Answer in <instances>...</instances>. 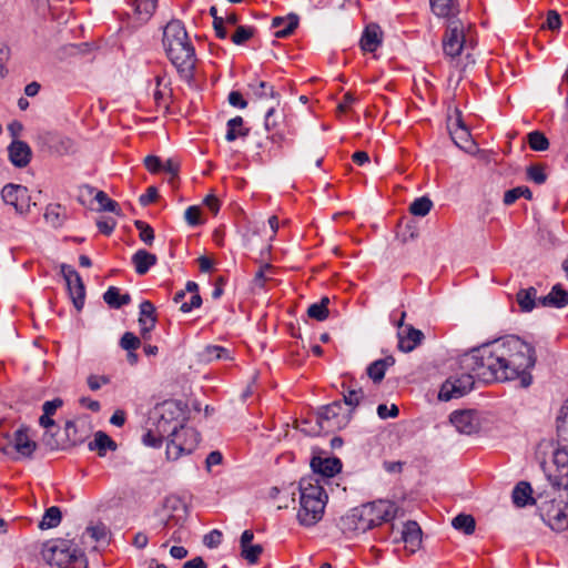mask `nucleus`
Masks as SVG:
<instances>
[{
  "label": "nucleus",
  "mask_w": 568,
  "mask_h": 568,
  "mask_svg": "<svg viewBox=\"0 0 568 568\" xmlns=\"http://www.w3.org/2000/svg\"><path fill=\"white\" fill-rule=\"evenodd\" d=\"M459 363L468 373L447 378L438 394L440 400L447 402L469 393L475 377L485 383L519 379L520 386L527 388L532 383L530 369L536 364V354L530 344L508 335L473 348L460 356Z\"/></svg>",
  "instance_id": "f257e3e1"
},
{
  "label": "nucleus",
  "mask_w": 568,
  "mask_h": 568,
  "mask_svg": "<svg viewBox=\"0 0 568 568\" xmlns=\"http://www.w3.org/2000/svg\"><path fill=\"white\" fill-rule=\"evenodd\" d=\"M162 41L166 55L180 78L191 83L194 78L196 55L183 23L179 20L170 21L164 27Z\"/></svg>",
  "instance_id": "f03ea898"
},
{
  "label": "nucleus",
  "mask_w": 568,
  "mask_h": 568,
  "mask_svg": "<svg viewBox=\"0 0 568 568\" xmlns=\"http://www.w3.org/2000/svg\"><path fill=\"white\" fill-rule=\"evenodd\" d=\"M298 490L300 507L296 519L301 526H315L323 518L328 496L321 480L314 476L302 477Z\"/></svg>",
  "instance_id": "7ed1b4c3"
},
{
  "label": "nucleus",
  "mask_w": 568,
  "mask_h": 568,
  "mask_svg": "<svg viewBox=\"0 0 568 568\" xmlns=\"http://www.w3.org/2000/svg\"><path fill=\"white\" fill-rule=\"evenodd\" d=\"M352 419V409H346L341 400L322 407L317 414V425L324 433L343 429Z\"/></svg>",
  "instance_id": "20e7f679"
},
{
  "label": "nucleus",
  "mask_w": 568,
  "mask_h": 568,
  "mask_svg": "<svg viewBox=\"0 0 568 568\" xmlns=\"http://www.w3.org/2000/svg\"><path fill=\"white\" fill-rule=\"evenodd\" d=\"M200 442V434L192 427L181 426L166 445L168 459L176 460L182 455L191 454Z\"/></svg>",
  "instance_id": "39448f33"
},
{
  "label": "nucleus",
  "mask_w": 568,
  "mask_h": 568,
  "mask_svg": "<svg viewBox=\"0 0 568 568\" xmlns=\"http://www.w3.org/2000/svg\"><path fill=\"white\" fill-rule=\"evenodd\" d=\"M467 40L465 28L459 19L448 21L446 32L443 37L444 54L450 59H456L464 50H467Z\"/></svg>",
  "instance_id": "423d86ee"
},
{
  "label": "nucleus",
  "mask_w": 568,
  "mask_h": 568,
  "mask_svg": "<svg viewBox=\"0 0 568 568\" xmlns=\"http://www.w3.org/2000/svg\"><path fill=\"white\" fill-rule=\"evenodd\" d=\"M77 550L70 540L57 539L44 545L42 557L50 566L64 568L70 565Z\"/></svg>",
  "instance_id": "0eeeda50"
},
{
  "label": "nucleus",
  "mask_w": 568,
  "mask_h": 568,
  "mask_svg": "<svg viewBox=\"0 0 568 568\" xmlns=\"http://www.w3.org/2000/svg\"><path fill=\"white\" fill-rule=\"evenodd\" d=\"M542 520L555 531H562L568 526V491L560 495V500H551L545 508H541Z\"/></svg>",
  "instance_id": "6e6552de"
},
{
  "label": "nucleus",
  "mask_w": 568,
  "mask_h": 568,
  "mask_svg": "<svg viewBox=\"0 0 568 568\" xmlns=\"http://www.w3.org/2000/svg\"><path fill=\"white\" fill-rule=\"evenodd\" d=\"M562 447L554 452V466L555 471H547L545 469L547 479L554 488L568 489V444L562 443Z\"/></svg>",
  "instance_id": "1a4fd4ad"
},
{
  "label": "nucleus",
  "mask_w": 568,
  "mask_h": 568,
  "mask_svg": "<svg viewBox=\"0 0 568 568\" xmlns=\"http://www.w3.org/2000/svg\"><path fill=\"white\" fill-rule=\"evenodd\" d=\"M373 528L396 518L399 508L390 500L379 499L363 505Z\"/></svg>",
  "instance_id": "9d476101"
},
{
  "label": "nucleus",
  "mask_w": 568,
  "mask_h": 568,
  "mask_svg": "<svg viewBox=\"0 0 568 568\" xmlns=\"http://www.w3.org/2000/svg\"><path fill=\"white\" fill-rule=\"evenodd\" d=\"M37 145L52 154L63 155L72 151L73 142L71 139L62 136L51 131H38L34 136Z\"/></svg>",
  "instance_id": "9b49d317"
},
{
  "label": "nucleus",
  "mask_w": 568,
  "mask_h": 568,
  "mask_svg": "<svg viewBox=\"0 0 568 568\" xmlns=\"http://www.w3.org/2000/svg\"><path fill=\"white\" fill-rule=\"evenodd\" d=\"M61 274L67 283L74 307L81 311L85 300V287L80 274L70 265H61Z\"/></svg>",
  "instance_id": "f8f14e48"
},
{
  "label": "nucleus",
  "mask_w": 568,
  "mask_h": 568,
  "mask_svg": "<svg viewBox=\"0 0 568 568\" xmlns=\"http://www.w3.org/2000/svg\"><path fill=\"white\" fill-rule=\"evenodd\" d=\"M37 448V443L28 435L27 427L18 428L12 439L6 444H0V452L4 455H11L13 452L18 453L22 457H31Z\"/></svg>",
  "instance_id": "ddd939ff"
},
{
  "label": "nucleus",
  "mask_w": 568,
  "mask_h": 568,
  "mask_svg": "<svg viewBox=\"0 0 568 568\" xmlns=\"http://www.w3.org/2000/svg\"><path fill=\"white\" fill-rule=\"evenodd\" d=\"M2 200L12 206L19 213L30 210L31 199L26 186L17 184H7L1 191Z\"/></svg>",
  "instance_id": "4468645a"
},
{
  "label": "nucleus",
  "mask_w": 568,
  "mask_h": 568,
  "mask_svg": "<svg viewBox=\"0 0 568 568\" xmlns=\"http://www.w3.org/2000/svg\"><path fill=\"white\" fill-rule=\"evenodd\" d=\"M339 525L344 531H352L357 534H364L367 530L373 529V526L368 521L363 505L353 508L346 516L342 517Z\"/></svg>",
  "instance_id": "2eb2a0df"
},
{
  "label": "nucleus",
  "mask_w": 568,
  "mask_h": 568,
  "mask_svg": "<svg viewBox=\"0 0 568 568\" xmlns=\"http://www.w3.org/2000/svg\"><path fill=\"white\" fill-rule=\"evenodd\" d=\"M311 467L314 476L321 480V485L326 481V479L333 477L338 474L342 469V462L337 457H320L315 456L311 460Z\"/></svg>",
  "instance_id": "dca6fc26"
},
{
  "label": "nucleus",
  "mask_w": 568,
  "mask_h": 568,
  "mask_svg": "<svg viewBox=\"0 0 568 568\" xmlns=\"http://www.w3.org/2000/svg\"><path fill=\"white\" fill-rule=\"evenodd\" d=\"M449 419L460 434L471 435L480 429L479 416L471 409L454 412Z\"/></svg>",
  "instance_id": "f3484780"
},
{
  "label": "nucleus",
  "mask_w": 568,
  "mask_h": 568,
  "mask_svg": "<svg viewBox=\"0 0 568 568\" xmlns=\"http://www.w3.org/2000/svg\"><path fill=\"white\" fill-rule=\"evenodd\" d=\"M397 336L398 348L404 353L414 351L425 338L424 333L412 325H406L403 329L398 331Z\"/></svg>",
  "instance_id": "a211bd4d"
},
{
  "label": "nucleus",
  "mask_w": 568,
  "mask_h": 568,
  "mask_svg": "<svg viewBox=\"0 0 568 568\" xmlns=\"http://www.w3.org/2000/svg\"><path fill=\"white\" fill-rule=\"evenodd\" d=\"M156 315L155 307L150 301H143L140 304L139 325L143 339H150L151 332L155 327Z\"/></svg>",
  "instance_id": "6ab92c4d"
},
{
  "label": "nucleus",
  "mask_w": 568,
  "mask_h": 568,
  "mask_svg": "<svg viewBox=\"0 0 568 568\" xmlns=\"http://www.w3.org/2000/svg\"><path fill=\"white\" fill-rule=\"evenodd\" d=\"M9 160L17 168H24L30 163L31 149L24 141L13 140L8 146Z\"/></svg>",
  "instance_id": "aec40b11"
},
{
  "label": "nucleus",
  "mask_w": 568,
  "mask_h": 568,
  "mask_svg": "<svg viewBox=\"0 0 568 568\" xmlns=\"http://www.w3.org/2000/svg\"><path fill=\"white\" fill-rule=\"evenodd\" d=\"M400 540L405 544V548L414 554L422 544V529L414 520H408L402 530Z\"/></svg>",
  "instance_id": "412c9836"
},
{
  "label": "nucleus",
  "mask_w": 568,
  "mask_h": 568,
  "mask_svg": "<svg viewBox=\"0 0 568 568\" xmlns=\"http://www.w3.org/2000/svg\"><path fill=\"white\" fill-rule=\"evenodd\" d=\"M433 13L439 18H446L448 21L457 19L459 14L458 0H429Z\"/></svg>",
  "instance_id": "4be33fe9"
},
{
  "label": "nucleus",
  "mask_w": 568,
  "mask_h": 568,
  "mask_svg": "<svg viewBox=\"0 0 568 568\" xmlns=\"http://www.w3.org/2000/svg\"><path fill=\"white\" fill-rule=\"evenodd\" d=\"M298 16L290 13L286 17H275L272 20V28L278 29L275 31V38H286L294 32L298 26Z\"/></svg>",
  "instance_id": "5701e85b"
},
{
  "label": "nucleus",
  "mask_w": 568,
  "mask_h": 568,
  "mask_svg": "<svg viewBox=\"0 0 568 568\" xmlns=\"http://www.w3.org/2000/svg\"><path fill=\"white\" fill-rule=\"evenodd\" d=\"M538 303L545 307L562 308L568 305V292L556 284L546 296L538 298Z\"/></svg>",
  "instance_id": "b1692460"
},
{
  "label": "nucleus",
  "mask_w": 568,
  "mask_h": 568,
  "mask_svg": "<svg viewBox=\"0 0 568 568\" xmlns=\"http://www.w3.org/2000/svg\"><path fill=\"white\" fill-rule=\"evenodd\" d=\"M382 43V30L375 24H368L361 38V48L366 52H375Z\"/></svg>",
  "instance_id": "393cba45"
},
{
  "label": "nucleus",
  "mask_w": 568,
  "mask_h": 568,
  "mask_svg": "<svg viewBox=\"0 0 568 568\" xmlns=\"http://www.w3.org/2000/svg\"><path fill=\"white\" fill-rule=\"evenodd\" d=\"M156 261V256L145 250H138L132 256V263L139 275L146 274Z\"/></svg>",
  "instance_id": "a878e982"
},
{
  "label": "nucleus",
  "mask_w": 568,
  "mask_h": 568,
  "mask_svg": "<svg viewBox=\"0 0 568 568\" xmlns=\"http://www.w3.org/2000/svg\"><path fill=\"white\" fill-rule=\"evenodd\" d=\"M532 488L528 481H519L513 490V503L517 507H525L527 505H534L535 498L531 497Z\"/></svg>",
  "instance_id": "bb28decb"
},
{
  "label": "nucleus",
  "mask_w": 568,
  "mask_h": 568,
  "mask_svg": "<svg viewBox=\"0 0 568 568\" xmlns=\"http://www.w3.org/2000/svg\"><path fill=\"white\" fill-rule=\"evenodd\" d=\"M248 88L256 99H272L276 102V104L280 103V94L275 91L274 87L271 83L256 80L251 82L248 84Z\"/></svg>",
  "instance_id": "cd10ccee"
},
{
  "label": "nucleus",
  "mask_w": 568,
  "mask_h": 568,
  "mask_svg": "<svg viewBox=\"0 0 568 568\" xmlns=\"http://www.w3.org/2000/svg\"><path fill=\"white\" fill-rule=\"evenodd\" d=\"M226 128L225 140L227 142H233L239 138H245L250 133V130L244 128L243 118L239 115L230 119L226 123Z\"/></svg>",
  "instance_id": "c85d7f7f"
},
{
  "label": "nucleus",
  "mask_w": 568,
  "mask_h": 568,
  "mask_svg": "<svg viewBox=\"0 0 568 568\" xmlns=\"http://www.w3.org/2000/svg\"><path fill=\"white\" fill-rule=\"evenodd\" d=\"M103 301L111 307V308H120L123 305H126L131 302L130 294H121L120 290L115 286H110L103 294Z\"/></svg>",
  "instance_id": "c756f323"
},
{
  "label": "nucleus",
  "mask_w": 568,
  "mask_h": 568,
  "mask_svg": "<svg viewBox=\"0 0 568 568\" xmlns=\"http://www.w3.org/2000/svg\"><path fill=\"white\" fill-rule=\"evenodd\" d=\"M115 448V443L103 432L95 433L94 440L89 443V449H97L100 456H104L106 449L114 450Z\"/></svg>",
  "instance_id": "7c9ffc66"
},
{
  "label": "nucleus",
  "mask_w": 568,
  "mask_h": 568,
  "mask_svg": "<svg viewBox=\"0 0 568 568\" xmlns=\"http://www.w3.org/2000/svg\"><path fill=\"white\" fill-rule=\"evenodd\" d=\"M343 402L348 407L347 409H352L353 413L354 409L359 405V403L364 398V392L361 387H346L345 384H343Z\"/></svg>",
  "instance_id": "2f4dec72"
},
{
  "label": "nucleus",
  "mask_w": 568,
  "mask_h": 568,
  "mask_svg": "<svg viewBox=\"0 0 568 568\" xmlns=\"http://www.w3.org/2000/svg\"><path fill=\"white\" fill-rule=\"evenodd\" d=\"M160 416L161 418H165L166 422L174 424L175 422H182L180 417L183 415L182 409L178 403L174 402H165L160 406Z\"/></svg>",
  "instance_id": "473e14b6"
},
{
  "label": "nucleus",
  "mask_w": 568,
  "mask_h": 568,
  "mask_svg": "<svg viewBox=\"0 0 568 568\" xmlns=\"http://www.w3.org/2000/svg\"><path fill=\"white\" fill-rule=\"evenodd\" d=\"M537 290L528 287L517 293V302L523 312H530L536 305Z\"/></svg>",
  "instance_id": "72a5a7b5"
},
{
  "label": "nucleus",
  "mask_w": 568,
  "mask_h": 568,
  "mask_svg": "<svg viewBox=\"0 0 568 568\" xmlns=\"http://www.w3.org/2000/svg\"><path fill=\"white\" fill-rule=\"evenodd\" d=\"M61 518L62 515L60 508L57 506H52L45 510L39 524V528L42 530L54 528L61 523Z\"/></svg>",
  "instance_id": "f704fd0d"
},
{
  "label": "nucleus",
  "mask_w": 568,
  "mask_h": 568,
  "mask_svg": "<svg viewBox=\"0 0 568 568\" xmlns=\"http://www.w3.org/2000/svg\"><path fill=\"white\" fill-rule=\"evenodd\" d=\"M329 298L324 296L318 303L311 304L307 308V315L316 321H325L328 317Z\"/></svg>",
  "instance_id": "c9c22d12"
},
{
  "label": "nucleus",
  "mask_w": 568,
  "mask_h": 568,
  "mask_svg": "<svg viewBox=\"0 0 568 568\" xmlns=\"http://www.w3.org/2000/svg\"><path fill=\"white\" fill-rule=\"evenodd\" d=\"M201 361L210 363L214 359L230 358L229 351L222 346L209 345L200 353Z\"/></svg>",
  "instance_id": "e433bc0d"
},
{
  "label": "nucleus",
  "mask_w": 568,
  "mask_h": 568,
  "mask_svg": "<svg viewBox=\"0 0 568 568\" xmlns=\"http://www.w3.org/2000/svg\"><path fill=\"white\" fill-rule=\"evenodd\" d=\"M452 526L466 535L475 531L476 523L471 515L459 514L452 520Z\"/></svg>",
  "instance_id": "4c0bfd02"
},
{
  "label": "nucleus",
  "mask_w": 568,
  "mask_h": 568,
  "mask_svg": "<svg viewBox=\"0 0 568 568\" xmlns=\"http://www.w3.org/2000/svg\"><path fill=\"white\" fill-rule=\"evenodd\" d=\"M519 197H525L527 200H531L532 193L529 190L528 186H517L511 190H508L504 194V204L505 205H511L514 204Z\"/></svg>",
  "instance_id": "58836bf2"
},
{
  "label": "nucleus",
  "mask_w": 568,
  "mask_h": 568,
  "mask_svg": "<svg viewBox=\"0 0 568 568\" xmlns=\"http://www.w3.org/2000/svg\"><path fill=\"white\" fill-rule=\"evenodd\" d=\"M156 8V0H135L134 11L140 20H148Z\"/></svg>",
  "instance_id": "ea45409f"
},
{
  "label": "nucleus",
  "mask_w": 568,
  "mask_h": 568,
  "mask_svg": "<svg viewBox=\"0 0 568 568\" xmlns=\"http://www.w3.org/2000/svg\"><path fill=\"white\" fill-rule=\"evenodd\" d=\"M433 207V202L428 196H420L412 202L409 212L415 216H425Z\"/></svg>",
  "instance_id": "a19ab883"
},
{
  "label": "nucleus",
  "mask_w": 568,
  "mask_h": 568,
  "mask_svg": "<svg viewBox=\"0 0 568 568\" xmlns=\"http://www.w3.org/2000/svg\"><path fill=\"white\" fill-rule=\"evenodd\" d=\"M557 433L559 440L568 444V404L561 407L557 417Z\"/></svg>",
  "instance_id": "79ce46f5"
},
{
  "label": "nucleus",
  "mask_w": 568,
  "mask_h": 568,
  "mask_svg": "<svg viewBox=\"0 0 568 568\" xmlns=\"http://www.w3.org/2000/svg\"><path fill=\"white\" fill-rule=\"evenodd\" d=\"M182 425V422H175L174 424H172L170 422H166L165 418L159 417L155 424V429L156 433H159L160 435H163L164 437H170L171 439L173 438L175 432H179Z\"/></svg>",
  "instance_id": "37998d69"
},
{
  "label": "nucleus",
  "mask_w": 568,
  "mask_h": 568,
  "mask_svg": "<svg viewBox=\"0 0 568 568\" xmlns=\"http://www.w3.org/2000/svg\"><path fill=\"white\" fill-rule=\"evenodd\" d=\"M449 134L454 141V143L460 149H465L467 143L471 142L470 133L467 126L462 128H453L449 126Z\"/></svg>",
  "instance_id": "c03bdc74"
},
{
  "label": "nucleus",
  "mask_w": 568,
  "mask_h": 568,
  "mask_svg": "<svg viewBox=\"0 0 568 568\" xmlns=\"http://www.w3.org/2000/svg\"><path fill=\"white\" fill-rule=\"evenodd\" d=\"M528 143L534 151H546L549 148L548 139L539 131H532L528 134Z\"/></svg>",
  "instance_id": "a18cd8bd"
},
{
  "label": "nucleus",
  "mask_w": 568,
  "mask_h": 568,
  "mask_svg": "<svg viewBox=\"0 0 568 568\" xmlns=\"http://www.w3.org/2000/svg\"><path fill=\"white\" fill-rule=\"evenodd\" d=\"M62 207L58 204H51L47 207L44 219L53 227H58L62 224Z\"/></svg>",
  "instance_id": "49530a36"
},
{
  "label": "nucleus",
  "mask_w": 568,
  "mask_h": 568,
  "mask_svg": "<svg viewBox=\"0 0 568 568\" xmlns=\"http://www.w3.org/2000/svg\"><path fill=\"white\" fill-rule=\"evenodd\" d=\"M528 180L535 182L536 184H542L547 180V174L545 173V166L541 164H532L529 165L526 170Z\"/></svg>",
  "instance_id": "de8ad7c7"
},
{
  "label": "nucleus",
  "mask_w": 568,
  "mask_h": 568,
  "mask_svg": "<svg viewBox=\"0 0 568 568\" xmlns=\"http://www.w3.org/2000/svg\"><path fill=\"white\" fill-rule=\"evenodd\" d=\"M94 199L101 205L102 211L119 214V204L115 201L109 199V196L103 191H99Z\"/></svg>",
  "instance_id": "09e8293b"
},
{
  "label": "nucleus",
  "mask_w": 568,
  "mask_h": 568,
  "mask_svg": "<svg viewBox=\"0 0 568 568\" xmlns=\"http://www.w3.org/2000/svg\"><path fill=\"white\" fill-rule=\"evenodd\" d=\"M134 226L139 230L140 240L144 242L146 245H151L154 240V231L153 229L145 222L136 220L134 222Z\"/></svg>",
  "instance_id": "8fccbe9b"
},
{
  "label": "nucleus",
  "mask_w": 568,
  "mask_h": 568,
  "mask_svg": "<svg viewBox=\"0 0 568 568\" xmlns=\"http://www.w3.org/2000/svg\"><path fill=\"white\" fill-rule=\"evenodd\" d=\"M254 34V28L246 26H239L235 33L232 36V42L241 45L250 40Z\"/></svg>",
  "instance_id": "3c124183"
},
{
  "label": "nucleus",
  "mask_w": 568,
  "mask_h": 568,
  "mask_svg": "<svg viewBox=\"0 0 568 568\" xmlns=\"http://www.w3.org/2000/svg\"><path fill=\"white\" fill-rule=\"evenodd\" d=\"M262 552L263 547L261 545H250L242 548L241 555L247 562L255 564Z\"/></svg>",
  "instance_id": "603ef678"
},
{
  "label": "nucleus",
  "mask_w": 568,
  "mask_h": 568,
  "mask_svg": "<svg viewBox=\"0 0 568 568\" xmlns=\"http://www.w3.org/2000/svg\"><path fill=\"white\" fill-rule=\"evenodd\" d=\"M281 120L282 114L277 113L275 106L272 105L266 111L264 126L267 131L275 130L278 126Z\"/></svg>",
  "instance_id": "864d4df0"
},
{
  "label": "nucleus",
  "mask_w": 568,
  "mask_h": 568,
  "mask_svg": "<svg viewBox=\"0 0 568 568\" xmlns=\"http://www.w3.org/2000/svg\"><path fill=\"white\" fill-rule=\"evenodd\" d=\"M385 371L382 362L375 361L367 367V375L374 383H379L385 376Z\"/></svg>",
  "instance_id": "5fc2aeb1"
},
{
  "label": "nucleus",
  "mask_w": 568,
  "mask_h": 568,
  "mask_svg": "<svg viewBox=\"0 0 568 568\" xmlns=\"http://www.w3.org/2000/svg\"><path fill=\"white\" fill-rule=\"evenodd\" d=\"M141 345L139 337L133 333L126 332L120 339V346L125 351H135Z\"/></svg>",
  "instance_id": "6e6d98bb"
},
{
  "label": "nucleus",
  "mask_w": 568,
  "mask_h": 568,
  "mask_svg": "<svg viewBox=\"0 0 568 568\" xmlns=\"http://www.w3.org/2000/svg\"><path fill=\"white\" fill-rule=\"evenodd\" d=\"M164 436L156 433V429H149L142 437V442L144 445L150 447H160L162 444Z\"/></svg>",
  "instance_id": "4d7b16f0"
},
{
  "label": "nucleus",
  "mask_w": 568,
  "mask_h": 568,
  "mask_svg": "<svg viewBox=\"0 0 568 568\" xmlns=\"http://www.w3.org/2000/svg\"><path fill=\"white\" fill-rule=\"evenodd\" d=\"M561 27V19L557 11L549 10L547 13L546 22L544 23V28H548L551 31L559 30Z\"/></svg>",
  "instance_id": "13d9d810"
},
{
  "label": "nucleus",
  "mask_w": 568,
  "mask_h": 568,
  "mask_svg": "<svg viewBox=\"0 0 568 568\" xmlns=\"http://www.w3.org/2000/svg\"><path fill=\"white\" fill-rule=\"evenodd\" d=\"M85 534L98 542L103 541L106 538V528L103 525L90 526L85 529Z\"/></svg>",
  "instance_id": "bf43d9fd"
},
{
  "label": "nucleus",
  "mask_w": 568,
  "mask_h": 568,
  "mask_svg": "<svg viewBox=\"0 0 568 568\" xmlns=\"http://www.w3.org/2000/svg\"><path fill=\"white\" fill-rule=\"evenodd\" d=\"M200 213L201 211L199 206H189L184 213L185 221L192 226L199 225L201 223Z\"/></svg>",
  "instance_id": "052dcab7"
},
{
  "label": "nucleus",
  "mask_w": 568,
  "mask_h": 568,
  "mask_svg": "<svg viewBox=\"0 0 568 568\" xmlns=\"http://www.w3.org/2000/svg\"><path fill=\"white\" fill-rule=\"evenodd\" d=\"M377 414L379 418L386 419L388 417H397L399 414V409L396 405H392L390 408H388L385 404H381L377 407Z\"/></svg>",
  "instance_id": "680f3d73"
},
{
  "label": "nucleus",
  "mask_w": 568,
  "mask_h": 568,
  "mask_svg": "<svg viewBox=\"0 0 568 568\" xmlns=\"http://www.w3.org/2000/svg\"><path fill=\"white\" fill-rule=\"evenodd\" d=\"M221 539H222L221 531L214 529L204 536L203 542L206 547L214 548L221 544Z\"/></svg>",
  "instance_id": "e2e57ef3"
},
{
  "label": "nucleus",
  "mask_w": 568,
  "mask_h": 568,
  "mask_svg": "<svg viewBox=\"0 0 568 568\" xmlns=\"http://www.w3.org/2000/svg\"><path fill=\"white\" fill-rule=\"evenodd\" d=\"M64 568H88V560L85 555L78 549L70 560V565Z\"/></svg>",
  "instance_id": "0e129e2a"
},
{
  "label": "nucleus",
  "mask_w": 568,
  "mask_h": 568,
  "mask_svg": "<svg viewBox=\"0 0 568 568\" xmlns=\"http://www.w3.org/2000/svg\"><path fill=\"white\" fill-rule=\"evenodd\" d=\"M110 381L106 376L90 375L87 379L88 386L91 390H98L102 385L108 384Z\"/></svg>",
  "instance_id": "69168bd1"
},
{
  "label": "nucleus",
  "mask_w": 568,
  "mask_h": 568,
  "mask_svg": "<svg viewBox=\"0 0 568 568\" xmlns=\"http://www.w3.org/2000/svg\"><path fill=\"white\" fill-rule=\"evenodd\" d=\"M229 103L232 106L244 109L247 105L246 100H244L243 95L239 91H232L229 94Z\"/></svg>",
  "instance_id": "338daca9"
},
{
  "label": "nucleus",
  "mask_w": 568,
  "mask_h": 568,
  "mask_svg": "<svg viewBox=\"0 0 568 568\" xmlns=\"http://www.w3.org/2000/svg\"><path fill=\"white\" fill-rule=\"evenodd\" d=\"M202 304V297L199 293L192 295L191 301L189 303H182L180 310L183 313L191 312L193 308L200 307Z\"/></svg>",
  "instance_id": "774afa93"
}]
</instances>
